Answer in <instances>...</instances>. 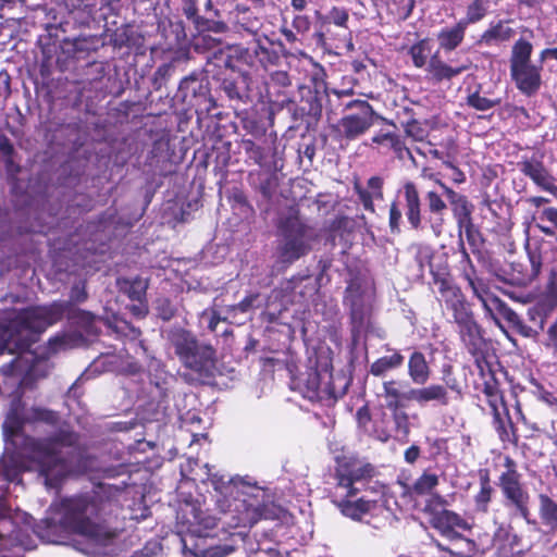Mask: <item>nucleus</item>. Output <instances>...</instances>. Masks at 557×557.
Returning <instances> with one entry per match:
<instances>
[{
	"mask_svg": "<svg viewBox=\"0 0 557 557\" xmlns=\"http://www.w3.org/2000/svg\"><path fill=\"white\" fill-rule=\"evenodd\" d=\"M467 22H458L451 28L442 29L437 35L440 47L450 51L463 40Z\"/></svg>",
	"mask_w": 557,
	"mask_h": 557,
	"instance_id": "nucleus-24",
	"label": "nucleus"
},
{
	"mask_svg": "<svg viewBox=\"0 0 557 557\" xmlns=\"http://www.w3.org/2000/svg\"><path fill=\"white\" fill-rule=\"evenodd\" d=\"M405 133L414 140H423L425 131L417 120H410L405 124Z\"/></svg>",
	"mask_w": 557,
	"mask_h": 557,
	"instance_id": "nucleus-45",
	"label": "nucleus"
},
{
	"mask_svg": "<svg viewBox=\"0 0 557 557\" xmlns=\"http://www.w3.org/2000/svg\"><path fill=\"white\" fill-rule=\"evenodd\" d=\"M540 511L544 522L553 529H557V503L542 494L540 495Z\"/></svg>",
	"mask_w": 557,
	"mask_h": 557,
	"instance_id": "nucleus-31",
	"label": "nucleus"
},
{
	"mask_svg": "<svg viewBox=\"0 0 557 557\" xmlns=\"http://www.w3.org/2000/svg\"><path fill=\"white\" fill-rule=\"evenodd\" d=\"M449 391L455 393L459 398L462 395L460 385L456 379H453L448 380L445 385L433 383L426 386L422 385L418 388H411L408 391L407 397L420 406L433 404L438 407H447L451 400Z\"/></svg>",
	"mask_w": 557,
	"mask_h": 557,
	"instance_id": "nucleus-10",
	"label": "nucleus"
},
{
	"mask_svg": "<svg viewBox=\"0 0 557 557\" xmlns=\"http://www.w3.org/2000/svg\"><path fill=\"white\" fill-rule=\"evenodd\" d=\"M35 342V308L29 307L21 312H10L4 322H0V355L5 351L15 354V357L0 368L7 377L20 376V388L29 386L35 371V351L32 345Z\"/></svg>",
	"mask_w": 557,
	"mask_h": 557,
	"instance_id": "nucleus-1",
	"label": "nucleus"
},
{
	"mask_svg": "<svg viewBox=\"0 0 557 557\" xmlns=\"http://www.w3.org/2000/svg\"><path fill=\"white\" fill-rule=\"evenodd\" d=\"M368 189H364L359 183H355L354 189L357 193L363 208L370 212H374L373 199H383V178L372 176L368 180Z\"/></svg>",
	"mask_w": 557,
	"mask_h": 557,
	"instance_id": "nucleus-18",
	"label": "nucleus"
},
{
	"mask_svg": "<svg viewBox=\"0 0 557 557\" xmlns=\"http://www.w3.org/2000/svg\"><path fill=\"white\" fill-rule=\"evenodd\" d=\"M442 534H443V535H445V536H447L449 540H453V541H454V540H459V541L463 542V544L466 545V548H467V549H468V552H470V553H471V552H473V550H474V548H475V543H474L473 541L468 540V539H463V537L461 536V534H459L458 532H456V531L454 530V528H453V529H450V532H444V533H442Z\"/></svg>",
	"mask_w": 557,
	"mask_h": 557,
	"instance_id": "nucleus-51",
	"label": "nucleus"
},
{
	"mask_svg": "<svg viewBox=\"0 0 557 557\" xmlns=\"http://www.w3.org/2000/svg\"><path fill=\"white\" fill-rule=\"evenodd\" d=\"M460 325L462 341L468 346L469 351L474 354L476 350L481 349L484 343L481 329L471 318L463 320Z\"/></svg>",
	"mask_w": 557,
	"mask_h": 557,
	"instance_id": "nucleus-21",
	"label": "nucleus"
},
{
	"mask_svg": "<svg viewBox=\"0 0 557 557\" xmlns=\"http://www.w3.org/2000/svg\"><path fill=\"white\" fill-rule=\"evenodd\" d=\"M438 484V478L433 473H423L414 483L413 490L423 495L431 492Z\"/></svg>",
	"mask_w": 557,
	"mask_h": 557,
	"instance_id": "nucleus-36",
	"label": "nucleus"
},
{
	"mask_svg": "<svg viewBox=\"0 0 557 557\" xmlns=\"http://www.w3.org/2000/svg\"><path fill=\"white\" fill-rule=\"evenodd\" d=\"M174 66L171 63L160 65L152 76L153 88L160 90L172 76Z\"/></svg>",
	"mask_w": 557,
	"mask_h": 557,
	"instance_id": "nucleus-38",
	"label": "nucleus"
},
{
	"mask_svg": "<svg viewBox=\"0 0 557 557\" xmlns=\"http://www.w3.org/2000/svg\"><path fill=\"white\" fill-rule=\"evenodd\" d=\"M528 255H529V261H530V265H531V271L528 275H529V278L533 280L539 275V273L541 271L542 257L539 251H529Z\"/></svg>",
	"mask_w": 557,
	"mask_h": 557,
	"instance_id": "nucleus-47",
	"label": "nucleus"
},
{
	"mask_svg": "<svg viewBox=\"0 0 557 557\" xmlns=\"http://www.w3.org/2000/svg\"><path fill=\"white\" fill-rule=\"evenodd\" d=\"M419 456H420V448L416 445L410 446L405 451V460L408 463H413L419 458Z\"/></svg>",
	"mask_w": 557,
	"mask_h": 557,
	"instance_id": "nucleus-58",
	"label": "nucleus"
},
{
	"mask_svg": "<svg viewBox=\"0 0 557 557\" xmlns=\"http://www.w3.org/2000/svg\"><path fill=\"white\" fill-rule=\"evenodd\" d=\"M117 285L131 299L141 301L148 288V281L141 277H135L133 280L123 278L117 281Z\"/></svg>",
	"mask_w": 557,
	"mask_h": 557,
	"instance_id": "nucleus-26",
	"label": "nucleus"
},
{
	"mask_svg": "<svg viewBox=\"0 0 557 557\" xmlns=\"http://www.w3.org/2000/svg\"><path fill=\"white\" fill-rule=\"evenodd\" d=\"M500 487L505 496L515 505L517 511L523 518H528V494L523 492L520 485L519 474L515 470H508L503 473L500 476Z\"/></svg>",
	"mask_w": 557,
	"mask_h": 557,
	"instance_id": "nucleus-13",
	"label": "nucleus"
},
{
	"mask_svg": "<svg viewBox=\"0 0 557 557\" xmlns=\"http://www.w3.org/2000/svg\"><path fill=\"white\" fill-rule=\"evenodd\" d=\"M67 308V304H53L50 307H37V333L41 331L39 324L40 320H42L46 325L53 324L63 317Z\"/></svg>",
	"mask_w": 557,
	"mask_h": 557,
	"instance_id": "nucleus-27",
	"label": "nucleus"
},
{
	"mask_svg": "<svg viewBox=\"0 0 557 557\" xmlns=\"http://www.w3.org/2000/svg\"><path fill=\"white\" fill-rule=\"evenodd\" d=\"M467 281L473 294L482 302L485 311L490 314H493V312L496 311L525 337H531L536 334V331L531 326L525 325L520 317L505 301L488 292L483 280L473 278L467 275Z\"/></svg>",
	"mask_w": 557,
	"mask_h": 557,
	"instance_id": "nucleus-8",
	"label": "nucleus"
},
{
	"mask_svg": "<svg viewBox=\"0 0 557 557\" xmlns=\"http://www.w3.org/2000/svg\"><path fill=\"white\" fill-rule=\"evenodd\" d=\"M397 385L398 382L395 380L383 383V395L386 399V407L393 411L399 410L404 406V401H412V399L407 397L408 392L403 393Z\"/></svg>",
	"mask_w": 557,
	"mask_h": 557,
	"instance_id": "nucleus-25",
	"label": "nucleus"
},
{
	"mask_svg": "<svg viewBox=\"0 0 557 557\" xmlns=\"http://www.w3.org/2000/svg\"><path fill=\"white\" fill-rule=\"evenodd\" d=\"M468 65H461L458 67H451L443 62L438 54L435 53L430 58L428 71L433 76L434 79L441 82L443 79H450L463 71L468 70Z\"/></svg>",
	"mask_w": 557,
	"mask_h": 557,
	"instance_id": "nucleus-22",
	"label": "nucleus"
},
{
	"mask_svg": "<svg viewBox=\"0 0 557 557\" xmlns=\"http://www.w3.org/2000/svg\"><path fill=\"white\" fill-rule=\"evenodd\" d=\"M432 525L441 533L450 532V529L459 527L468 529V523L456 512L443 509L437 511L432 517Z\"/></svg>",
	"mask_w": 557,
	"mask_h": 557,
	"instance_id": "nucleus-23",
	"label": "nucleus"
},
{
	"mask_svg": "<svg viewBox=\"0 0 557 557\" xmlns=\"http://www.w3.org/2000/svg\"><path fill=\"white\" fill-rule=\"evenodd\" d=\"M354 480L348 473L339 474L338 485L348 490V495H354L356 490L352 487Z\"/></svg>",
	"mask_w": 557,
	"mask_h": 557,
	"instance_id": "nucleus-55",
	"label": "nucleus"
},
{
	"mask_svg": "<svg viewBox=\"0 0 557 557\" xmlns=\"http://www.w3.org/2000/svg\"><path fill=\"white\" fill-rule=\"evenodd\" d=\"M308 102H309V109L307 112L308 115L319 119L322 114V103H321V99L319 97L318 91L309 92Z\"/></svg>",
	"mask_w": 557,
	"mask_h": 557,
	"instance_id": "nucleus-46",
	"label": "nucleus"
},
{
	"mask_svg": "<svg viewBox=\"0 0 557 557\" xmlns=\"http://www.w3.org/2000/svg\"><path fill=\"white\" fill-rule=\"evenodd\" d=\"M97 513L98 505L95 502L87 496L75 497L64 502L61 522L97 545H107L115 533L92 520Z\"/></svg>",
	"mask_w": 557,
	"mask_h": 557,
	"instance_id": "nucleus-3",
	"label": "nucleus"
},
{
	"mask_svg": "<svg viewBox=\"0 0 557 557\" xmlns=\"http://www.w3.org/2000/svg\"><path fill=\"white\" fill-rule=\"evenodd\" d=\"M499 99H490L481 96L479 92H474L468 96L467 103L479 111H486L493 107L499 104Z\"/></svg>",
	"mask_w": 557,
	"mask_h": 557,
	"instance_id": "nucleus-35",
	"label": "nucleus"
},
{
	"mask_svg": "<svg viewBox=\"0 0 557 557\" xmlns=\"http://www.w3.org/2000/svg\"><path fill=\"white\" fill-rule=\"evenodd\" d=\"M453 212L455 218L457 219L459 236L461 237L463 222L471 220L472 206L468 202L467 198L465 197L461 201L453 206Z\"/></svg>",
	"mask_w": 557,
	"mask_h": 557,
	"instance_id": "nucleus-34",
	"label": "nucleus"
},
{
	"mask_svg": "<svg viewBox=\"0 0 557 557\" xmlns=\"http://www.w3.org/2000/svg\"><path fill=\"white\" fill-rule=\"evenodd\" d=\"M547 58H554L557 60V47L552 49H544L541 52L540 60L541 62H544Z\"/></svg>",
	"mask_w": 557,
	"mask_h": 557,
	"instance_id": "nucleus-64",
	"label": "nucleus"
},
{
	"mask_svg": "<svg viewBox=\"0 0 557 557\" xmlns=\"http://www.w3.org/2000/svg\"><path fill=\"white\" fill-rule=\"evenodd\" d=\"M0 162L3 164L11 193L22 206H30L35 195V187L30 180L20 177L23 168L17 159V153L11 140L5 135H0Z\"/></svg>",
	"mask_w": 557,
	"mask_h": 557,
	"instance_id": "nucleus-7",
	"label": "nucleus"
},
{
	"mask_svg": "<svg viewBox=\"0 0 557 557\" xmlns=\"http://www.w3.org/2000/svg\"><path fill=\"white\" fill-rule=\"evenodd\" d=\"M519 170L534 184L552 194L557 193V187L554 185V177L548 170L544 166L543 162L537 157L525 158L518 163Z\"/></svg>",
	"mask_w": 557,
	"mask_h": 557,
	"instance_id": "nucleus-15",
	"label": "nucleus"
},
{
	"mask_svg": "<svg viewBox=\"0 0 557 557\" xmlns=\"http://www.w3.org/2000/svg\"><path fill=\"white\" fill-rule=\"evenodd\" d=\"M156 309H157L158 315L164 321L171 320L175 315V312H176L172 302L166 298H159L157 300Z\"/></svg>",
	"mask_w": 557,
	"mask_h": 557,
	"instance_id": "nucleus-42",
	"label": "nucleus"
},
{
	"mask_svg": "<svg viewBox=\"0 0 557 557\" xmlns=\"http://www.w3.org/2000/svg\"><path fill=\"white\" fill-rule=\"evenodd\" d=\"M70 346L69 337L55 336L49 339L47 347L37 349V380L47 377L52 370V364L48 362L50 356Z\"/></svg>",
	"mask_w": 557,
	"mask_h": 557,
	"instance_id": "nucleus-16",
	"label": "nucleus"
},
{
	"mask_svg": "<svg viewBox=\"0 0 557 557\" xmlns=\"http://www.w3.org/2000/svg\"><path fill=\"white\" fill-rule=\"evenodd\" d=\"M234 550L233 546L222 545L214 548L213 555L215 557H225Z\"/></svg>",
	"mask_w": 557,
	"mask_h": 557,
	"instance_id": "nucleus-61",
	"label": "nucleus"
},
{
	"mask_svg": "<svg viewBox=\"0 0 557 557\" xmlns=\"http://www.w3.org/2000/svg\"><path fill=\"white\" fill-rule=\"evenodd\" d=\"M492 487L490 485L488 479L483 478L481 480V491L475 497L476 506L482 511H486V507L488 502L491 500Z\"/></svg>",
	"mask_w": 557,
	"mask_h": 557,
	"instance_id": "nucleus-40",
	"label": "nucleus"
},
{
	"mask_svg": "<svg viewBox=\"0 0 557 557\" xmlns=\"http://www.w3.org/2000/svg\"><path fill=\"white\" fill-rule=\"evenodd\" d=\"M372 469L370 466L358 467L349 470L347 473L352 478L354 482L370 475Z\"/></svg>",
	"mask_w": 557,
	"mask_h": 557,
	"instance_id": "nucleus-53",
	"label": "nucleus"
},
{
	"mask_svg": "<svg viewBox=\"0 0 557 557\" xmlns=\"http://www.w3.org/2000/svg\"><path fill=\"white\" fill-rule=\"evenodd\" d=\"M345 109L358 108L356 114L344 116L339 121L342 134L347 139H355L369 129L373 124L374 112L372 107L363 100H351L344 104Z\"/></svg>",
	"mask_w": 557,
	"mask_h": 557,
	"instance_id": "nucleus-11",
	"label": "nucleus"
},
{
	"mask_svg": "<svg viewBox=\"0 0 557 557\" xmlns=\"http://www.w3.org/2000/svg\"><path fill=\"white\" fill-rule=\"evenodd\" d=\"M199 74L194 72L188 76H185L178 86L180 91L184 95V97L187 96V91L190 89V85L198 82Z\"/></svg>",
	"mask_w": 557,
	"mask_h": 557,
	"instance_id": "nucleus-52",
	"label": "nucleus"
},
{
	"mask_svg": "<svg viewBox=\"0 0 557 557\" xmlns=\"http://www.w3.org/2000/svg\"><path fill=\"white\" fill-rule=\"evenodd\" d=\"M181 363L194 372L201 382H206L214 376L216 370L215 349L209 343L198 339Z\"/></svg>",
	"mask_w": 557,
	"mask_h": 557,
	"instance_id": "nucleus-9",
	"label": "nucleus"
},
{
	"mask_svg": "<svg viewBox=\"0 0 557 557\" xmlns=\"http://www.w3.org/2000/svg\"><path fill=\"white\" fill-rule=\"evenodd\" d=\"M244 149L248 157L255 161V163L261 165L264 159L263 150L257 146L252 140H244Z\"/></svg>",
	"mask_w": 557,
	"mask_h": 557,
	"instance_id": "nucleus-44",
	"label": "nucleus"
},
{
	"mask_svg": "<svg viewBox=\"0 0 557 557\" xmlns=\"http://www.w3.org/2000/svg\"><path fill=\"white\" fill-rule=\"evenodd\" d=\"M87 298L84 286L75 285L71 292V299L76 302H82Z\"/></svg>",
	"mask_w": 557,
	"mask_h": 557,
	"instance_id": "nucleus-57",
	"label": "nucleus"
},
{
	"mask_svg": "<svg viewBox=\"0 0 557 557\" xmlns=\"http://www.w3.org/2000/svg\"><path fill=\"white\" fill-rule=\"evenodd\" d=\"M76 443V435L61 431L45 443L37 442V470L45 478L48 488H57L63 478L72 471L69 459L62 455V448Z\"/></svg>",
	"mask_w": 557,
	"mask_h": 557,
	"instance_id": "nucleus-4",
	"label": "nucleus"
},
{
	"mask_svg": "<svg viewBox=\"0 0 557 557\" xmlns=\"http://www.w3.org/2000/svg\"><path fill=\"white\" fill-rule=\"evenodd\" d=\"M371 503L358 499L356 502L343 500L338 504V507L343 515L354 520H361L362 516L370 511Z\"/></svg>",
	"mask_w": 557,
	"mask_h": 557,
	"instance_id": "nucleus-29",
	"label": "nucleus"
},
{
	"mask_svg": "<svg viewBox=\"0 0 557 557\" xmlns=\"http://www.w3.org/2000/svg\"><path fill=\"white\" fill-rule=\"evenodd\" d=\"M348 21V12L344 9L333 8L329 14L325 16V21L323 22V27L327 24L333 23L337 26L345 27Z\"/></svg>",
	"mask_w": 557,
	"mask_h": 557,
	"instance_id": "nucleus-41",
	"label": "nucleus"
},
{
	"mask_svg": "<svg viewBox=\"0 0 557 557\" xmlns=\"http://www.w3.org/2000/svg\"><path fill=\"white\" fill-rule=\"evenodd\" d=\"M346 302L350 307V318L354 333L366 331L370 324V304L364 298L357 284H350L346 289Z\"/></svg>",
	"mask_w": 557,
	"mask_h": 557,
	"instance_id": "nucleus-12",
	"label": "nucleus"
},
{
	"mask_svg": "<svg viewBox=\"0 0 557 557\" xmlns=\"http://www.w3.org/2000/svg\"><path fill=\"white\" fill-rule=\"evenodd\" d=\"M438 184L444 189V191H445V194L447 196V199H448V201L450 202L451 206H454L455 203H458L459 201H461L465 198V196L456 193L451 188H449L446 185H444L442 182L438 181Z\"/></svg>",
	"mask_w": 557,
	"mask_h": 557,
	"instance_id": "nucleus-54",
	"label": "nucleus"
},
{
	"mask_svg": "<svg viewBox=\"0 0 557 557\" xmlns=\"http://www.w3.org/2000/svg\"><path fill=\"white\" fill-rule=\"evenodd\" d=\"M393 418H394L397 431L401 432L405 436H407L409 434L408 414L406 412H398V410H397V411H394Z\"/></svg>",
	"mask_w": 557,
	"mask_h": 557,
	"instance_id": "nucleus-48",
	"label": "nucleus"
},
{
	"mask_svg": "<svg viewBox=\"0 0 557 557\" xmlns=\"http://www.w3.org/2000/svg\"><path fill=\"white\" fill-rule=\"evenodd\" d=\"M486 14V7L484 0H473L467 8L466 20L462 22H467V25L470 23H475L482 20Z\"/></svg>",
	"mask_w": 557,
	"mask_h": 557,
	"instance_id": "nucleus-37",
	"label": "nucleus"
},
{
	"mask_svg": "<svg viewBox=\"0 0 557 557\" xmlns=\"http://www.w3.org/2000/svg\"><path fill=\"white\" fill-rule=\"evenodd\" d=\"M307 386L309 398H320L322 394L326 392V383L322 382V377L317 371L309 372Z\"/></svg>",
	"mask_w": 557,
	"mask_h": 557,
	"instance_id": "nucleus-33",
	"label": "nucleus"
},
{
	"mask_svg": "<svg viewBox=\"0 0 557 557\" xmlns=\"http://www.w3.org/2000/svg\"><path fill=\"white\" fill-rule=\"evenodd\" d=\"M166 339L180 361L183 360L187 352H190L191 346H194L198 338L189 330L181 326H173L166 332Z\"/></svg>",
	"mask_w": 557,
	"mask_h": 557,
	"instance_id": "nucleus-17",
	"label": "nucleus"
},
{
	"mask_svg": "<svg viewBox=\"0 0 557 557\" xmlns=\"http://www.w3.org/2000/svg\"><path fill=\"white\" fill-rule=\"evenodd\" d=\"M462 228H465V233H466V237H467L468 243L471 246H476L478 242H479V238H480V233L475 228L474 224L472 223V220L463 222Z\"/></svg>",
	"mask_w": 557,
	"mask_h": 557,
	"instance_id": "nucleus-49",
	"label": "nucleus"
},
{
	"mask_svg": "<svg viewBox=\"0 0 557 557\" xmlns=\"http://www.w3.org/2000/svg\"><path fill=\"white\" fill-rule=\"evenodd\" d=\"M34 418V413H27L26 405L20 396L12 399L3 422L7 456L2 474L9 482L20 483L21 474L35 467V438L24 432L25 425L32 423Z\"/></svg>",
	"mask_w": 557,
	"mask_h": 557,
	"instance_id": "nucleus-2",
	"label": "nucleus"
},
{
	"mask_svg": "<svg viewBox=\"0 0 557 557\" xmlns=\"http://www.w3.org/2000/svg\"><path fill=\"white\" fill-rule=\"evenodd\" d=\"M406 216L412 226L418 230L421 226V201L418 189L412 182L404 185Z\"/></svg>",
	"mask_w": 557,
	"mask_h": 557,
	"instance_id": "nucleus-19",
	"label": "nucleus"
},
{
	"mask_svg": "<svg viewBox=\"0 0 557 557\" xmlns=\"http://www.w3.org/2000/svg\"><path fill=\"white\" fill-rule=\"evenodd\" d=\"M515 34V30L506 23L499 22L495 26L488 28L481 37V41L491 44L493 41L509 40Z\"/></svg>",
	"mask_w": 557,
	"mask_h": 557,
	"instance_id": "nucleus-30",
	"label": "nucleus"
},
{
	"mask_svg": "<svg viewBox=\"0 0 557 557\" xmlns=\"http://www.w3.org/2000/svg\"><path fill=\"white\" fill-rule=\"evenodd\" d=\"M430 53L431 49L428 39L420 40L419 42L414 44L409 50V54L411 55L412 62L416 67H423L426 64Z\"/></svg>",
	"mask_w": 557,
	"mask_h": 557,
	"instance_id": "nucleus-32",
	"label": "nucleus"
},
{
	"mask_svg": "<svg viewBox=\"0 0 557 557\" xmlns=\"http://www.w3.org/2000/svg\"><path fill=\"white\" fill-rule=\"evenodd\" d=\"M227 318H224L222 319L218 312L215 310H212L211 311V317H210V320H209V324H208V327L210 329V331L212 332H216L218 330V325L221 321H224L226 320Z\"/></svg>",
	"mask_w": 557,
	"mask_h": 557,
	"instance_id": "nucleus-60",
	"label": "nucleus"
},
{
	"mask_svg": "<svg viewBox=\"0 0 557 557\" xmlns=\"http://www.w3.org/2000/svg\"><path fill=\"white\" fill-rule=\"evenodd\" d=\"M432 370L421 351H413L408 360V375L413 384L424 385L431 377Z\"/></svg>",
	"mask_w": 557,
	"mask_h": 557,
	"instance_id": "nucleus-20",
	"label": "nucleus"
},
{
	"mask_svg": "<svg viewBox=\"0 0 557 557\" xmlns=\"http://www.w3.org/2000/svg\"><path fill=\"white\" fill-rule=\"evenodd\" d=\"M280 230L283 243L278 251L283 262L292 263L311 250L312 230L300 220L297 210L290 209L281 219Z\"/></svg>",
	"mask_w": 557,
	"mask_h": 557,
	"instance_id": "nucleus-5",
	"label": "nucleus"
},
{
	"mask_svg": "<svg viewBox=\"0 0 557 557\" xmlns=\"http://www.w3.org/2000/svg\"><path fill=\"white\" fill-rule=\"evenodd\" d=\"M533 46L525 39L515 42L510 55V76L516 87L525 96L535 95L542 84L541 70L531 63Z\"/></svg>",
	"mask_w": 557,
	"mask_h": 557,
	"instance_id": "nucleus-6",
	"label": "nucleus"
},
{
	"mask_svg": "<svg viewBox=\"0 0 557 557\" xmlns=\"http://www.w3.org/2000/svg\"><path fill=\"white\" fill-rule=\"evenodd\" d=\"M235 486L239 488V492L247 496L248 508L253 512V518H260L264 515L268 504L270 503V496L265 490L257 486L256 483H251L245 478H237L233 480Z\"/></svg>",
	"mask_w": 557,
	"mask_h": 557,
	"instance_id": "nucleus-14",
	"label": "nucleus"
},
{
	"mask_svg": "<svg viewBox=\"0 0 557 557\" xmlns=\"http://www.w3.org/2000/svg\"><path fill=\"white\" fill-rule=\"evenodd\" d=\"M393 150L398 153L399 158H403V152H406V154L412 161H414L411 151L407 147H405L404 144L400 140H394V143H393Z\"/></svg>",
	"mask_w": 557,
	"mask_h": 557,
	"instance_id": "nucleus-59",
	"label": "nucleus"
},
{
	"mask_svg": "<svg viewBox=\"0 0 557 557\" xmlns=\"http://www.w3.org/2000/svg\"><path fill=\"white\" fill-rule=\"evenodd\" d=\"M401 219V211L396 202H393L389 208V227L393 233L399 232V221Z\"/></svg>",
	"mask_w": 557,
	"mask_h": 557,
	"instance_id": "nucleus-50",
	"label": "nucleus"
},
{
	"mask_svg": "<svg viewBox=\"0 0 557 557\" xmlns=\"http://www.w3.org/2000/svg\"><path fill=\"white\" fill-rule=\"evenodd\" d=\"M428 208L430 212L434 214H442L446 209V203L441 198V196L435 191H429L426 194Z\"/></svg>",
	"mask_w": 557,
	"mask_h": 557,
	"instance_id": "nucleus-43",
	"label": "nucleus"
},
{
	"mask_svg": "<svg viewBox=\"0 0 557 557\" xmlns=\"http://www.w3.org/2000/svg\"><path fill=\"white\" fill-rule=\"evenodd\" d=\"M404 362V356L395 351L391 356H383L374 361L370 367V373L374 376H382L387 371L399 368Z\"/></svg>",
	"mask_w": 557,
	"mask_h": 557,
	"instance_id": "nucleus-28",
	"label": "nucleus"
},
{
	"mask_svg": "<svg viewBox=\"0 0 557 557\" xmlns=\"http://www.w3.org/2000/svg\"><path fill=\"white\" fill-rule=\"evenodd\" d=\"M543 215L550 222H553L557 227V209L547 208L543 211Z\"/></svg>",
	"mask_w": 557,
	"mask_h": 557,
	"instance_id": "nucleus-63",
	"label": "nucleus"
},
{
	"mask_svg": "<svg viewBox=\"0 0 557 557\" xmlns=\"http://www.w3.org/2000/svg\"><path fill=\"white\" fill-rule=\"evenodd\" d=\"M549 343L547 345L557 346V320L548 329Z\"/></svg>",
	"mask_w": 557,
	"mask_h": 557,
	"instance_id": "nucleus-62",
	"label": "nucleus"
},
{
	"mask_svg": "<svg viewBox=\"0 0 557 557\" xmlns=\"http://www.w3.org/2000/svg\"><path fill=\"white\" fill-rule=\"evenodd\" d=\"M293 25L294 27L298 30V32H307L309 29V26H310V22L308 20V17L304 16V15H297L295 18H294V22H293Z\"/></svg>",
	"mask_w": 557,
	"mask_h": 557,
	"instance_id": "nucleus-56",
	"label": "nucleus"
},
{
	"mask_svg": "<svg viewBox=\"0 0 557 557\" xmlns=\"http://www.w3.org/2000/svg\"><path fill=\"white\" fill-rule=\"evenodd\" d=\"M258 294H251L245 297L239 304L228 306L227 311V318H235L236 312L239 311L242 313H246L250 311L253 307L255 301L258 299Z\"/></svg>",
	"mask_w": 557,
	"mask_h": 557,
	"instance_id": "nucleus-39",
	"label": "nucleus"
}]
</instances>
